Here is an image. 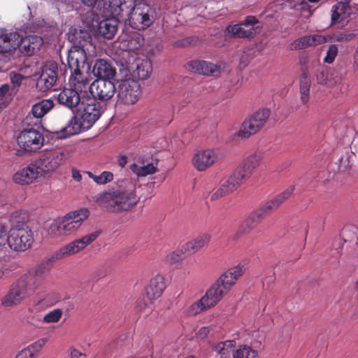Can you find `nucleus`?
I'll use <instances>...</instances> for the list:
<instances>
[{
    "instance_id": "obj_57",
    "label": "nucleus",
    "mask_w": 358,
    "mask_h": 358,
    "mask_svg": "<svg viewBox=\"0 0 358 358\" xmlns=\"http://www.w3.org/2000/svg\"><path fill=\"white\" fill-rule=\"evenodd\" d=\"M224 343H226V348H228V352L231 348H232L235 345L234 341H226L223 342Z\"/></svg>"
},
{
    "instance_id": "obj_46",
    "label": "nucleus",
    "mask_w": 358,
    "mask_h": 358,
    "mask_svg": "<svg viewBox=\"0 0 358 358\" xmlns=\"http://www.w3.org/2000/svg\"><path fill=\"white\" fill-rule=\"evenodd\" d=\"M10 259L4 250H0V268L1 270L7 271L10 268L9 266Z\"/></svg>"
},
{
    "instance_id": "obj_37",
    "label": "nucleus",
    "mask_w": 358,
    "mask_h": 358,
    "mask_svg": "<svg viewBox=\"0 0 358 358\" xmlns=\"http://www.w3.org/2000/svg\"><path fill=\"white\" fill-rule=\"evenodd\" d=\"M152 67L150 60L142 59L136 62V74L138 79L144 80L148 78L152 73Z\"/></svg>"
},
{
    "instance_id": "obj_41",
    "label": "nucleus",
    "mask_w": 358,
    "mask_h": 358,
    "mask_svg": "<svg viewBox=\"0 0 358 358\" xmlns=\"http://www.w3.org/2000/svg\"><path fill=\"white\" fill-rule=\"evenodd\" d=\"M260 160L261 158L259 155H251L243 162L241 165L252 175L255 169L259 165Z\"/></svg>"
},
{
    "instance_id": "obj_54",
    "label": "nucleus",
    "mask_w": 358,
    "mask_h": 358,
    "mask_svg": "<svg viewBox=\"0 0 358 358\" xmlns=\"http://www.w3.org/2000/svg\"><path fill=\"white\" fill-rule=\"evenodd\" d=\"M117 163H118V165L123 168L125 166V165L127 164V157L125 156V155H121L119 157L118 159H117Z\"/></svg>"
},
{
    "instance_id": "obj_12",
    "label": "nucleus",
    "mask_w": 358,
    "mask_h": 358,
    "mask_svg": "<svg viewBox=\"0 0 358 358\" xmlns=\"http://www.w3.org/2000/svg\"><path fill=\"white\" fill-rule=\"evenodd\" d=\"M262 29V24L256 17L249 15L241 24L227 26L225 35L234 38H254Z\"/></svg>"
},
{
    "instance_id": "obj_6",
    "label": "nucleus",
    "mask_w": 358,
    "mask_h": 358,
    "mask_svg": "<svg viewBox=\"0 0 358 358\" xmlns=\"http://www.w3.org/2000/svg\"><path fill=\"white\" fill-rule=\"evenodd\" d=\"M89 215L90 211L87 208L71 211L62 219L56 220L51 224L49 234L54 237L70 234L81 226Z\"/></svg>"
},
{
    "instance_id": "obj_49",
    "label": "nucleus",
    "mask_w": 358,
    "mask_h": 358,
    "mask_svg": "<svg viewBox=\"0 0 358 358\" xmlns=\"http://www.w3.org/2000/svg\"><path fill=\"white\" fill-rule=\"evenodd\" d=\"M313 46H315L318 44H321L323 43H325L327 41V38L324 36L320 35V34H313L310 35Z\"/></svg>"
},
{
    "instance_id": "obj_27",
    "label": "nucleus",
    "mask_w": 358,
    "mask_h": 358,
    "mask_svg": "<svg viewBox=\"0 0 358 358\" xmlns=\"http://www.w3.org/2000/svg\"><path fill=\"white\" fill-rule=\"evenodd\" d=\"M93 73L98 78L97 79L112 80L116 75V69L111 64L101 59L96 61Z\"/></svg>"
},
{
    "instance_id": "obj_51",
    "label": "nucleus",
    "mask_w": 358,
    "mask_h": 358,
    "mask_svg": "<svg viewBox=\"0 0 358 358\" xmlns=\"http://www.w3.org/2000/svg\"><path fill=\"white\" fill-rule=\"evenodd\" d=\"M80 1L85 6L92 7V8L96 6V8H98V6H99V1L101 0H80Z\"/></svg>"
},
{
    "instance_id": "obj_19",
    "label": "nucleus",
    "mask_w": 358,
    "mask_h": 358,
    "mask_svg": "<svg viewBox=\"0 0 358 358\" xmlns=\"http://www.w3.org/2000/svg\"><path fill=\"white\" fill-rule=\"evenodd\" d=\"M18 49L21 56L31 57L38 52L43 45V39L37 35H29L22 37L19 34Z\"/></svg>"
},
{
    "instance_id": "obj_38",
    "label": "nucleus",
    "mask_w": 358,
    "mask_h": 358,
    "mask_svg": "<svg viewBox=\"0 0 358 358\" xmlns=\"http://www.w3.org/2000/svg\"><path fill=\"white\" fill-rule=\"evenodd\" d=\"M235 189H236L234 187V185H232L227 179V180L224 181L220 187L211 195L210 200H217L232 192Z\"/></svg>"
},
{
    "instance_id": "obj_7",
    "label": "nucleus",
    "mask_w": 358,
    "mask_h": 358,
    "mask_svg": "<svg viewBox=\"0 0 358 358\" xmlns=\"http://www.w3.org/2000/svg\"><path fill=\"white\" fill-rule=\"evenodd\" d=\"M22 221H19L8 231L7 243L15 251H25L34 242V234L31 229L27 225L29 221L28 213H22Z\"/></svg>"
},
{
    "instance_id": "obj_42",
    "label": "nucleus",
    "mask_w": 358,
    "mask_h": 358,
    "mask_svg": "<svg viewBox=\"0 0 358 358\" xmlns=\"http://www.w3.org/2000/svg\"><path fill=\"white\" fill-rule=\"evenodd\" d=\"M310 36H305L294 41L289 45V49L291 50H297L306 49L308 47L313 46Z\"/></svg>"
},
{
    "instance_id": "obj_24",
    "label": "nucleus",
    "mask_w": 358,
    "mask_h": 358,
    "mask_svg": "<svg viewBox=\"0 0 358 358\" xmlns=\"http://www.w3.org/2000/svg\"><path fill=\"white\" fill-rule=\"evenodd\" d=\"M294 189L293 186L289 187L282 193L266 202L264 206L256 210L259 214H261V216L263 218H264L267 215L276 210L286 199H287L292 194Z\"/></svg>"
},
{
    "instance_id": "obj_59",
    "label": "nucleus",
    "mask_w": 358,
    "mask_h": 358,
    "mask_svg": "<svg viewBox=\"0 0 358 358\" xmlns=\"http://www.w3.org/2000/svg\"><path fill=\"white\" fill-rule=\"evenodd\" d=\"M171 257H172V259H173L175 261H178L181 259V257L179 255L176 254L175 252H173L171 255Z\"/></svg>"
},
{
    "instance_id": "obj_40",
    "label": "nucleus",
    "mask_w": 358,
    "mask_h": 358,
    "mask_svg": "<svg viewBox=\"0 0 358 358\" xmlns=\"http://www.w3.org/2000/svg\"><path fill=\"white\" fill-rule=\"evenodd\" d=\"M87 176L93 180L97 185H106L114 179V175L110 171H104L100 175L96 176L90 171L87 172Z\"/></svg>"
},
{
    "instance_id": "obj_20",
    "label": "nucleus",
    "mask_w": 358,
    "mask_h": 358,
    "mask_svg": "<svg viewBox=\"0 0 358 358\" xmlns=\"http://www.w3.org/2000/svg\"><path fill=\"white\" fill-rule=\"evenodd\" d=\"M43 178L34 161L27 166L19 169L13 176V181L20 185H28Z\"/></svg>"
},
{
    "instance_id": "obj_11",
    "label": "nucleus",
    "mask_w": 358,
    "mask_h": 358,
    "mask_svg": "<svg viewBox=\"0 0 358 358\" xmlns=\"http://www.w3.org/2000/svg\"><path fill=\"white\" fill-rule=\"evenodd\" d=\"M24 129L17 136L19 147L27 153H33L41 149L45 141L41 127L23 125Z\"/></svg>"
},
{
    "instance_id": "obj_56",
    "label": "nucleus",
    "mask_w": 358,
    "mask_h": 358,
    "mask_svg": "<svg viewBox=\"0 0 358 358\" xmlns=\"http://www.w3.org/2000/svg\"><path fill=\"white\" fill-rule=\"evenodd\" d=\"M72 177L76 181H80L82 179V176L80 173L77 170H73Z\"/></svg>"
},
{
    "instance_id": "obj_52",
    "label": "nucleus",
    "mask_w": 358,
    "mask_h": 358,
    "mask_svg": "<svg viewBox=\"0 0 358 358\" xmlns=\"http://www.w3.org/2000/svg\"><path fill=\"white\" fill-rule=\"evenodd\" d=\"M9 86L8 85H3L0 87V100H1L8 92Z\"/></svg>"
},
{
    "instance_id": "obj_1",
    "label": "nucleus",
    "mask_w": 358,
    "mask_h": 358,
    "mask_svg": "<svg viewBox=\"0 0 358 358\" xmlns=\"http://www.w3.org/2000/svg\"><path fill=\"white\" fill-rule=\"evenodd\" d=\"M136 190L135 181L128 178L118 180L115 187L97 194L94 200L99 206L108 212L127 211L139 201Z\"/></svg>"
},
{
    "instance_id": "obj_18",
    "label": "nucleus",
    "mask_w": 358,
    "mask_h": 358,
    "mask_svg": "<svg viewBox=\"0 0 358 358\" xmlns=\"http://www.w3.org/2000/svg\"><path fill=\"white\" fill-rule=\"evenodd\" d=\"M57 63L50 62L45 64L36 81V87L41 92L50 90L56 84L58 78Z\"/></svg>"
},
{
    "instance_id": "obj_44",
    "label": "nucleus",
    "mask_w": 358,
    "mask_h": 358,
    "mask_svg": "<svg viewBox=\"0 0 358 358\" xmlns=\"http://www.w3.org/2000/svg\"><path fill=\"white\" fill-rule=\"evenodd\" d=\"M338 48L336 45H330L327 51V55L324 58V62L327 64H332L338 55Z\"/></svg>"
},
{
    "instance_id": "obj_30",
    "label": "nucleus",
    "mask_w": 358,
    "mask_h": 358,
    "mask_svg": "<svg viewBox=\"0 0 358 358\" xmlns=\"http://www.w3.org/2000/svg\"><path fill=\"white\" fill-rule=\"evenodd\" d=\"M311 81L306 68L302 69V73L299 78L300 101L303 105L307 106L310 100V90Z\"/></svg>"
},
{
    "instance_id": "obj_28",
    "label": "nucleus",
    "mask_w": 358,
    "mask_h": 358,
    "mask_svg": "<svg viewBox=\"0 0 358 358\" xmlns=\"http://www.w3.org/2000/svg\"><path fill=\"white\" fill-rule=\"evenodd\" d=\"M263 217L257 210L253 212L238 228L234 239H238L242 235L248 234L251 230L255 228L262 220Z\"/></svg>"
},
{
    "instance_id": "obj_10",
    "label": "nucleus",
    "mask_w": 358,
    "mask_h": 358,
    "mask_svg": "<svg viewBox=\"0 0 358 358\" xmlns=\"http://www.w3.org/2000/svg\"><path fill=\"white\" fill-rule=\"evenodd\" d=\"M134 0H130L131 7L129 11V20L131 26L136 29H144L152 24L155 20V10L148 3L138 2L134 4Z\"/></svg>"
},
{
    "instance_id": "obj_53",
    "label": "nucleus",
    "mask_w": 358,
    "mask_h": 358,
    "mask_svg": "<svg viewBox=\"0 0 358 358\" xmlns=\"http://www.w3.org/2000/svg\"><path fill=\"white\" fill-rule=\"evenodd\" d=\"M70 356L71 358H79L81 356H85V355L83 354L75 348H71L70 350Z\"/></svg>"
},
{
    "instance_id": "obj_2",
    "label": "nucleus",
    "mask_w": 358,
    "mask_h": 358,
    "mask_svg": "<svg viewBox=\"0 0 358 358\" xmlns=\"http://www.w3.org/2000/svg\"><path fill=\"white\" fill-rule=\"evenodd\" d=\"M244 272L245 268L242 264L227 269L210 285L205 295L189 307V313L197 315L214 307L232 289Z\"/></svg>"
},
{
    "instance_id": "obj_23",
    "label": "nucleus",
    "mask_w": 358,
    "mask_h": 358,
    "mask_svg": "<svg viewBox=\"0 0 358 358\" xmlns=\"http://www.w3.org/2000/svg\"><path fill=\"white\" fill-rule=\"evenodd\" d=\"M217 160V155L213 150H201L196 152L193 159L194 166L202 171L211 166Z\"/></svg>"
},
{
    "instance_id": "obj_60",
    "label": "nucleus",
    "mask_w": 358,
    "mask_h": 358,
    "mask_svg": "<svg viewBox=\"0 0 358 358\" xmlns=\"http://www.w3.org/2000/svg\"><path fill=\"white\" fill-rule=\"evenodd\" d=\"M3 274H4V271H3L0 268V278H1L3 277Z\"/></svg>"
},
{
    "instance_id": "obj_26",
    "label": "nucleus",
    "mask_w": 358,
    "mask_h": 358,
    "mask_svg": "<svg viewBox=\"0 0 358 358\" xmlns=\"http://www.w3.org/2000/svg\"><path fill=\"white\" fill-rule=\"evenodd\" d=\"M129 6L126 5V2H122V0H101L98 6L100 11L113 16L120 15Z\"/></svg>"
},
{
    "instance_id": "obj_14",
    "label": "nucleus",
    "mask_w": 358,
    "mask_h": 358,
    "mask_svg": "<svg viewBox=\"0 0 358 358\" xmlns=\"http://www.w3.org/2000/svg\"><path fill=\"white\" fill-rule=\"evenodd\" d=\"M117 101L125 105L136 103L141 94V87L138 81L134 79L122 80L117 88Z\"/></svg>"
},
{
    "instance_id": "obj_34",
    "label": "nucleus",
    "mask_w": 358,
    "mask_h": 358,
    "mask_svg": "<svg viewBox=\"0 0 358 358\" xmlns=\"http://www.w3.org/2000/svg\"><path fill=\"white\" fill-rule=\"evenodd\" d=\"M331 69L325 66L319 64L315 73L317 83L327 87L334 85L336 82L333 77V74L331 73Z\"/></svg>"
},
{
    "instance_id": "obj_22",
    "label": "nucleus",
    "mask_w": 358,
    "mask_h": 358,
    "mask_svg": "<svg viewBox=\"0 0 358 358\" xmlns=\"http://www.w3.org/2000/svg\"><path fill=\"white\" fill-rule=\"evenodd\" d=\"M186 69L204 76H215L220 73V67L211 62L203 60H192L185 65Z\"/></svg>"
},
{
    "instance_id": "obj_63",
    "label": "nucleus",
    "mask_w": 358,
    "mask_h": 358,
    "mask_svg": "<svg viewBox=\"0 0 358 358\" xmlns=\"http://www.w3.org/2000/svg\"><path fill=\"white\" fill-rule=\"evenodd\" d=\"M189 358H192V357H189Z\"/></svg>"
},
{
    "instance_id": "obj_33",
    "label": "nucleus",
    "mask_w": 358,
    "mask_h": 358,
    "mask_svg": "<svg viewBox=\"0 0 358 358\" xmlns=\"http://www.w3.org/2000/svg\"><path fill=\"white\" fill-rule=\"evenodd\" d=\"M47 338H41L27 348L22 350L15 358H36L47 343Z\"/></svg>"
},
{
    "instance_id": "obj_45",
    "label": "nucleus",
    "mask_w": 358,
    "mask_h": 358,
    "mask_svg": "<svg viewBox=\"0 0 358 358\" xmlns=\"http://www.w3.org/2000/svg\"><path fill=\"white\" fill-rule=\"evenodd\" d=\"M355 36L356 35L354 33L338 32L334 34L331 38L334 41L343 42L350 41L354 39Z\"/></svg>"
},
{
    "instance_id": "obj_43",
    "label": "nucleus",
    "mask_w": 358,
    "mask_h": 358,
    "mask_svg": "<svg viewBox=\"0 0 358 358\" xmlns=\"http://www.w3.org/2000/svg\"><path fill=\"white\" fill-rule=\"evenodd\" d=\"M62 315V310L54 309L43 317V321L46 323L57 322L61 319Z\"/></svg>"
},
{
    "instance_id": "obj_58",
    "label": "nucleus",
    "mask_w": 358,
    "mask_h": 358,
    "mask_svg": "<svg viewBox=\"0 0 358 358\" xmlns=\"http://www.w3.org/2000/svg\"><path fill=\"white\" fill-rule=\"evenodd\" d=\"M208 329L206 327H201L199 330V334L206 336L208 334Z\"/></svg>"
},
{
    "instance_id": "obj_5",
    "label": "nucleus",
    "mask_w": 358,
    "mask_h": 358,
    "mask_svg": "<svg viewBox=\"0 0 358 358\" xmlns=\"http://www.w3.org/2000/svg\"><path fill=\"white\" fill-rule=\"evenodd\" d=\"M99 234V231H94L81 238L71 242L59 250L55 251L52 257L47 261L43 262L37 265L34 269V274L29 273L23 275V278H27V281L29 282L30 286L31 287V291H34L46 278L52 267V263L54 261L63 259L83 250L88 245L95 241Z\"/></svg>"
},
{
    "instance_id": "obj_9",
    "label": "nucleus",
    "mask_w": 358,
    "mask_h": 358,
    "mask_svg": "<svg viewBox=\"0 0 358 358\" xmlns=\"http://www.w3.org/2000/svg\"><path fill=\"white\" fill-rule=\"evenodd\" d=\"M71 76L73 79V87H65L57 94V101L59 104L63 106L73 110L79 106L80 102L83 100V96H85L87 94V89L90 85V73H87L86 76L87 80L81 83L78 79H76L75 76L72 75L71 71Z\"/></svg>"
},
{
    "instance_id": "obj_3",
    "label": "nucleus",
    "mask_w": 358,
    "mask_h": 358,
    "mask_svg": "<svg viewBox=\"0 0 358 358\" xmlns=\"http://www.w3.org/2000/svg\"><path fill=\"white\" fill-rule=\"evenodd\" d=\"M67 38L73 43L69 50L68 66L76 79L83 83L87 81L86 76L91 66L87 62V53L94 48L92 37L88 31L80 29H71Z\"/></svg>"
},
{
    "instance_id": "obj_21",
    "label": "nucleus",
    "mask_w": 358,
    "mask_h": 358,
    "mask_svg": "<svg viewBox=\"0 0 358 358\" xmlns=\"http://www.w3.org/2000/svg\"><path fill=\"white\" fill-rule=\"evenodd\" d=\"M19 33L8 31L6 29L0 31V54L10 55L17 50L18 45Z\"/></svg>"
},
{
    "instance_id": "obj_55",
    "label": "nucleus",
    "mask_w": 358,
    "mask_h": 358,
    "mask_svg": "<svg viewBox=\"0 0 358 358\" xmlns=\"http://www.w3.org/2000/svg\"><path fill=\"white\" fill-rule=\"evenodd\" d=\"M250 62L249 57L248 55H243L241 58L240 66L242 67L246 66Z\"/></svg>"
},
{
    "instance_id": "obj_15",
    "label": "nucleus",
    "mask_w": 358,
    "mask_h": 358,
    "mask_svg": "<svg viewBox=\"0 0 358 358\" xmlns=\"http://www.w3.org/2000/svg\"><path fill=\"white\" fill-rule=\"evenodd\" d=\"M270 115V110L266 108L258 110L245 120L238 131V136L248 138L259 131L265 124Z\"/></svg>"
},
{
    "instance_id": "obj_25",
    "label": "nucleus",
    "mask_w": 358,
    "mask_h": 358,
    "mask_svg": "<svg viewBox=\"0 0 358 358\" xmlns=\"http://www.w3.org/2000/svg\"><path fill=\"white\" fill-rule=\"evenodd\" d=\"M166 288L164 278L162 275L152 278L145 287V295L150 303L160 297Z\"/></svg>"
},
{
    "instance_id": "obj_39",
    "label": "nucleus",
    "mask_w": 358,
    "mask_h": 358,
    "mask_svg": "<svg viewBox=\"0 0 358 358\" xmlns=\"http://www.w3.org/2000/svg\"><path fill=\"white\" fill-rule=\"evenodd\" d=\"M233 358H259L258 353L248 345H241L233 354Z\"/></svg>"
},
{
    "instance_id": "obj_4",
    "label": "nucleus",
    "mask_w": 358,
    "mask_h": 358,
    "mask_svg": "<svg viewBox=\"0 0 358 358\" xmlns=\"http://www.w3.org/2000/svg\"><path fill=\"white\" fill-rule=\"evenodd\" d=\"M105 109L106 104L86 94L68 124L57 132V137L66 138L90 129Z\"/></svg>"
},
{
    "instance_id": "obj_17",
    "label": "nucleus",
    "mask_w": 358,
    "mask_h": 358,
    "mask_svg": "<svg viewBox=\"0 0 358 358\" xmlns=\"http://www.w3.org/2000/svg\"><path fill=\"white\" fill-rule=\"evenodd\" d=\"M92 97L101 101L110 100L117 92L112 80L96 79L88 85Z\"/></svg>"
},
{
    "instance_id": "obj_48",
    "label": "nucleus",
    "mask_w": 358,
    "mask_h": 358,
    "mask_svg": "<svg viewBox=\"0 0 358 358\" xmlns=\"http://www.w3.org/2000/svg\"><path fill=\"white\" fill-rule=\"evenodd\" d=\"M24 78V77L20 73L12 72L10 74V81L15 86H19L22 83Z\"/></svg>"
},
{
    "instance_id": "obj_61",
    "label": "nucleus",
    "mask_w": 358,
    "mask_h": 358,
    "mask_svg": "<svg viewBox=\"0 0 358 358\" xmlns=\"http://www.w3.org/2000/svg\"><path fill=\"white\" fill-rule=\"evenodd\" d=\"M308 1L311 3H317V2L320 1V0H308Z\"/></svg>"
},
{
    "instance_id": "obj_32",
    "label": "nucleus",
    "mask_w": 358,
    "mask_h": 358,
    "mask_svg": "<svg viewBox=\"0 0 358 358\" xmlns=\"http://www.w3.org/2000/svg\"><path fill=\"white\" fill-rule=\"evenodd\" d=\"M117 25L115 18H106L99 22L98 31L105 38L111 39L117 30Z\"/></svg>"
},
{
    "instance_id": "obj_16",
    "label": "nucleus",
    "mask_w": 358,
    "mask_h": 358,
    "mask_svg": "<svg viewBox=\"0 0 358 358\" xmlns=\"http://www.w3.org/2000/svg\"><path fill=\"white\" fill-rule=\"evenodd\" d=\"M54 107V102L43 99L34 103L31 111L23 120V125L41 127V118Z\"/></svg>"
},
{
    "instance_id": "obj_47",
    "label": "nucleus",
    "mask_w": 358,
    "mask_h": 358,
    "mask_svg": "<svg viewBox=\"0 0 358 358\" xmlns=\"http://www.w3.org/2000/svg\"><path fill=\"white\" fill-rule=\"evenodd\" d=\"M213 349L222 355H225L228 353V348H226V343H224L223 342H220L213 345Z\"/></svg>"
},
{
    "instance_id": "obj_62",
    "label": "nucleus",
    "mask_w": 358,
    "mask_h": 358,
    "mask_svg": "<svg viewBox=\"0 0 358 358\" xmlns=\"http://www.w3.org/2000/svg\"><path fill=\"white\" fill-rule=\"evenodd\" d=\"M355 288H356V289L358 290V280L356 282Z\"/></svg>"
},
{
    "instance_id": "obj_31",
    "label": "nucleus",
    "mask_w": 358,
    "mask_h": 358,
    "mask_svg": "<svg viewBox=\"0 0 358 358\" xmlns=\"http://www.w3.org/2000/svg\"><path fill=\"white\" fill-rule=\"evenodd\" d=\"M350 13V8L348 3L338 2L333 6L331 9V24H335L338 22H344Z\"/></svg>"
},
{
    "instance_id": "obj_8",
    "label": "nucleus",
    "mask_w": 358,
    "mask_h": 358,
    "mask_svg": "<svg viewBox=\"0 0 358 358\" xmlns=\"http://www.w3.org/2000/svg\"><path fill=\"white\" fill-rule=\"evenodd\" d=\"M67 151L62 149H45L40 152L38 157L33 160L43 178L50 176L68 158Z\"/></svg>"
},
{
    "instance_id": "obj_29",
    "label": "nucleus",
    "mask_w": 358,
    "mask_h": 358,
    "mask_svg": "<svg viewBox=\"0 0 358 358\" xmlns=\"http://www.w3.org/2000/svg\"><path fill=\"white\" fill-rule=\"evenodd\" d=\"M210 240L209 234H203L182 246V251L187 254H194L206 245Z\"/></svg>"
},
{
    "instance_id": "obj_13",
    "label": "nucleus",
    "mask_w": 358,
    "mask_h": 358,
    "mask_svg": "<svg viewBox=\"0 0 358 358\" xmlns=\"http://www.w3.org/2000/svg\"><path fill=\"white\" fill-rule=\"evenodd\" d=\"M31 287L27 278L22 276L12 284L8 293L2 298L1 305L3 307H13L19 305L28 296Z\"/></svg>"
},
{
    "instance_id": "obj_35",
    "label": "nucleus",
    "mask_w": 358,
    "mask_h": 358,
    "mask_svg": "<svg viewBox=\"0 0 358 358\" xmlns=\"http://www.w3.org/2000/svg\"><path fill=\"white\" fill-rule=\"evenodd\" d=\"M251 174L247 171L245 169L241 164L236 168L234 173L230 176L228 180L236 189L240 185L244 183L250 177Z\"/></svg>"
},
{
    "instance_id": "obj_36",
    "label": "nucleus",
    "mask_w": 358,
    "mask_h": 358,
    "mask_svg": "<svg viewBox=\"0 0 358 358\" xmlns=\"http://www.w3.org/2000/svg\"><path fill=\"white\" fill-rule=\"evenodd\" d=\"M157 163L155 164L153 162L143 166H138L136 163H133L130 165V170L138 177H145L156 173L157 171Z\"/></svg>"
},
{
    "instance_id": "obj_50",
    "label": "nucleus",
    "mask_w": 358,
    "mask_h": 358,
    "mask_svg": "<svg viewBox=\"0 0 358 358\" xmlns=\"http://www.w3.org/2000/svg\"><path fill=\"white\" fill-rule=\"evenodd\" d=\"M22 213H27V212L24 210H17L13 213V215H12V219H13V226H15L16 224L19 221L23 220L22 215Z\"/></svg>"
}]
</instances>
